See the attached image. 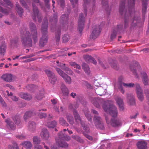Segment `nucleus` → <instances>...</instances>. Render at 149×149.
<instances>
[{
	"mask_svg": "<svg viewBox=\"0 0 149 149\" xmlns=\"http://www.w3.org/2000/svg\"><path fill=\"white\" fill-rule=\"evenodd\" d=\"M85 115L88 120L91 122H92V117L91 115L88 113H85Z\"/></svg>",
	"mask_w": 149,
	"mask_h": 149,
	"instance_id": "obj_57",
	"label": "nucleus"
},
{
	"mask_svg": "<svg viewBox=\"0 0 149 149\" xmlns=\"http://www.w3.org/2000/svg\"><path fill=\"white\" fill-rule=\"evenodd\" d=\"M103 108L106 112L109 113L113 117L110 120L109 116L106 117V120L107 124L113 127H116L120 125V121L115 118L117 116L118 112L116 108L114 106L111 105L108 108L104 105L103 106Z\"/></svg>",
	"mask_w": 149,
	"mask_h": 149,
	"instance_id": "obj_3",
	"label": "nucleus"
},
{
	"mask_svg": "<svg viewBox=\"0 0 149 149\" xmlns=\"http://www.w3.org/2000/svg\"><path fill=\"white\" fill-rule=\"evenodd\" d=\"M147 142L144 140H141L137 143V146L139 149H147Z\"/></svg>",
	"mask_w": 149,
	"mask_h": 149,
	"instance_id": "obj_15",
	"label": "nucleus"
},
{
	"mask_svg": "<svg viewBox=\"0 0 149 149\" xmlns=\"http://www.w3.org/2000/svg\"><path fill=\"white\" fill-rule=\"evenodd\" d=\"M19 2L23 7L28 10H29L28 6L24 0H19Z\"/></svg>",
	"mask_w": 149,
	"mask_h": 149,
	"instance_id": "obj_50",
	"label": "nucleus"
},
{
	"mask_svg": "<svg viewBox=\"0 0 149 149\" xmlns=\"http://www.w3.org/2000/svg\"><path fill=\"white\" fill-rule=\"evenodd\" d=\"M82 84L83 85L86 86L87 88H91V86L90 84L86 81H83Z\"/></svg>",
	"mask_w": 149,
	"mask_h": 149,
	"instance_id": "obj_52",
	"label": "nucleus"
},
{
	"mask_svg": "<svg viewBox=\"0 0 149 149\" xmlns=\"http://www.w3.org/2000/svg\"><path fill=\"white\" fill-rule=\"evenodd\" d=\"M83 69L85 72L88 74L90 72V68L88 65L86 63H83L82 65Z\"/></svg>",
	"mask_w": 149,
	"mask_h": 149,
	"instance_id": "obj_40",
	"label": "nucleus"
},
{
	"mask_svg": "<svg viewBox=\"0 0 149 149\" xmlns=\"http://www.w3.org/2000/svg\"><path fill=\"white\" fill-rule=\"evenodd\" d=\"M120 86L119 87V89L122 93L124 94L125 93V91L122 87V86L127 88H132L133 87L135 86V85L132 83L126 84L122 82L120 83Z\"/></svg>",
	"mask_w": 149,
	"mask_h": 149,
	"instance_id": "obj_12",
	"label": "nucleus"
},
{
	"mask_svg": "<svg viewBox=\"0 0 149 149\" xmlns=\"http://www.w3.org/2000/svg\"><path fill=\"white\" fill-rule=\"evenodd\" d=\"M102 3L103 8L107 12V13L109 14L111 10V7H109L108 4V0H102Z\"/></svg>",
	"mask_w": 149,
	"mask_h": 149,
	"instance_id": "obj_19",
	"label": "nucleus"
},
{
	"mask_svg": "<svg viewBox=\"0 0 149 149\" xmlns=\"http://www.w3.org/2000/svg\"><path fill=\"white\" fill-rule=\"evenodd\" d=\"M33 13L32 15V17L33 20L35 21H36V17H37L38 22H41L42 17L41 15L39 14V10L37 7L36 6L34 3L32 4Z\"/></svg>",
	"mask_w": 149,
	"mask_h": 149,
	"instance_id": "obj_7",
	"label": "nucleus"
},
{
	"mask_svg": "<svg viewBox=\"0 0 149 149\" xmlns=\"http://www.w3.org/2000/svg\"><path fill=\"white\" fill-rule=\"evenodd\" d=\"M24 146L26 149H31L32 145L31 142L26 141L24 143Z\"/></svg>",
	"mask_w": 149,
	"mask_h": 149,
	"instance_id": "obj_44",
	"label": "nucleus"
},
{
	"mask_svg": "<svg viewBox=\"0 0 149 149\" xmlns=\"http://www.w3.org/2000/svg\"><path fill=\"white\" fill-rule=\"evenodd\" d=\"M0 12L4 13L5 14H8V11L6 9H3L0 6Z\"/></svg>",
	"mask_w": 149,
	"mask_h": 149,
	"instance_id": "obj_61",
	"label": "nucleus"
},
{
	"mask_svg": "<svg viewBox=\"0 0 149 149\" xmlns=\"http://www.w3.org/2000/svg\"><path fill=\"white\" fill-rule=\"evenodd\" d=\"M30 32L26 31L25 34H22L21 40L22 45L25 47H31L32 46V40L31 36L36 43L38 40V32L36 25L33 22L29 24Z\"/></svg>",
	"mask_w": 149,
	"mask_h": 149,
	"instance_id": "obj_1",
	"label": "nucleus"
},
{
	"mask_svg": "<svg viewBox=\"0 0 149 149\" xmlns=\"http://www.w3.org/2000/svg\"><path fill=\"white\" fill-rule=\"evenodd\" d=\"M28 128L29 131L32 132L34 131L36 128L35 123L32 121H29L28 123Z\"/></svg>",
	"mask_w": 149,
	"mask_h": 149,
	"instance_id": "obj_25",
	"label": "nucleus"
},
{
	"mask_svg": "<svg viewBox=\"0 0 149 149\" xmlns=\"http://www.w3.org/2000/svg\"><path fill=\"white\" fill-rule=\"evenodd\" d=\"M13 78V76L11 74H4L1 77V78L4 81L8 82L12 81Z\"/></svg>",
	"mask_w": 149,
	"mask_h": 149,
	"instance_id": "obj_16",
	"label": "nucleus"
},
{
	"mask_svg": "<svg viewBox=\"0 0 149 149\" xmlns=\"http://www.w3.org/2000/svg\"><path fill=\"white\" fill-rule=\"evenodd\" d=\"M69 36L66 34H64L62 37L63 41V42H67L69 39Z\"/></svg>",
	"mask_w": 149,
	"mask_h": 149,
	"instance_id": "obj_47",
	"label": "nucleus"
},
{
	"mask_svg": "<svg viewBox=\"0 0 149 149\" xmlns=\"http://www.w3.org/2000/svg\"><path fill=\"white\" fill-rule=\"evenodd\" d=\"M91 100L92 103L97 108H99L100 107V101L98 98H91Z\"/></svg>",
	"mask_w": 149,
	"mask_h": 149,
	"instance_id": "obj_23",
	"label": "nucleus"
},
{
	"mask_svg": "<svg viewBox=\"0 0 149 149\" xmlns=\"http://www.w3.org/2000/svg\"><path fill=\"white\" fill-rule=\"evenodd\" d=\"M54 110L56 112L59 113L60 112H63L65 109V108L62 106H59L58 104L53 105Z\"/></svg>",
	"mask_w": 149,
	"mask_h": 149,
	"instance_id": "obj_27",
	"label": "nucleus"
},
{
	"mask_svg": "<svg viewBox=\"0 0 149 149\" xmlns=\"http://www.w3.org/2000/svg\"><path fill=\"white\" fill-rule=\"evenodd\" d=\"M72 138L77 141H79L81 143L83 142V140L78 136L76 135L73 136Z\"/></svg>",
	"mask_w": 149,
	"mask_h": 149,
	"instance_id": "obj_55",
	"label": "nucleus"
},
{
	"mask_svg": "<svg viewBox=\"0 0 149 149\" xmlns=\"http://www.w3.org/2000/svg\"><path fill=\"white\" fill-rule=\"evenodd\" d=\"M57 16L56 15H54L53 17L51 18L50 21L52 23V25L51 26V29L52 31H53V28L55 27V24L57 22Z\"/></svg>",
	"mask_w": 149,
	"mask_h": 149,
	"instance_id": "obj_22",
	"label": "nucleus"
},
{
	"mask_svg": "<svg viewBox=\"0 0 149 149\" xmlns=\"http://www.w3.org/2000/svg\"><path fill=\"white\" fill-rule=\"evenodd\" d=\"M19 39L18 38H16L13 39L11 41V44L14 46H15L19 42Z\"/></svg>",
	"mask_w": 149,
	"mask_h": 149,
	"instance_id": "obj_51",
	"label": "nucleus"
},
{
	"mask_svg": "<svg viewBox=\"0 0 149 149\" xmlns=\"http://www.w3.org/2000/svg\"><path fill=\"white\" fill-rule=\"evenodd\" d=\"M140 67L139 65L138 62H135V64L132 66H130V69L131 71L135 75V77L136 78H138L139 77V76L137 75V74L136 72V69H140Z\"/></svg>",
	"mask_w": 149,
	"mask_h": 149,
	"instance_id": "obj_13",
	"label": "nucleus"
},
{
	"mask_svg": "<svg viewBox=\"0 0 149 149\" xmlns=\"http://www.w3.org/2000/svg\"><path fill=\"white\" fill-rule=\"evenodd\" d=\"M4 1L6 3L7 5L10 6L11 7L13 6V4L9 0H4Z\"/></svg>",
	"mask_w": 149,
	"mask_h": 149,
	"instance_id": "obj_64",
	"label": "nucleus"
},
{
	"mask_svg": "<svg viewBox=\"0 0 149 149\" xmlns=\"http://www.w3.org/2000/svg\"><path fill=\"white\" fill-rule=\"evenodd\" d=\"M145 92L148 100V104L149 105V90H145Z\"/></svg>",
	"mask_w": 149,
	"mask_h": 149,
	"instance_id": "obj_62",
	"label": "nucleus"
},
{
	"mask_svg": "<svg viewBox=\"0 0 149 149\" xmlns=\"http://www.w3.org/2000/svg\"><path fill=\"white\" fill-rule=\"evenodd\" d=\"M44 92L42 91L41 93H39L37 94L36 96V98L38 100H40L43 97Z\"/></svg>",
	"mask_w": 149,
	"mask_h": 149,
	"instance_id": "obj_49",
	"label": "nucleus"
},
{
	"mask_svg": "<svg viewBox=\"0 0 149 149\" xmlns=\"http://www.w3.org/2000/svg\"><path fill=\"white\" fill-rule=\"evenodd\" d=\"M85 58L86 61L88 62H91L94 64H96L97 63L96 61L89 55H86L85 57Z\"/></svg>",
	"mask_w": 149,
	"mask_h": 149,
	"instance_id": "obj_28",
	"label": "nucleus"
},
{
	"mask_svg": "<svg viewBox=\"0 0 149 149\" xmlns=\"http://www.w3.org/2000/svg\"><path fill=\"white\" fill-rule=\"evenodd\" d=\"M127 102L130 105H133L135 104V99L134 95L131 94H127Z\"/></svg>",
	"mask_w": 149,
	"mask_h": 149,
	"instance_id": "obj_14",
	"label": "nucleus"
},
{
	"mask_svg": "<svg viewBox=\"0 0 149 149\" xmlns=\"http://www.w3.org/2000/svg\"><path fill=\"white\" fill-rule=\"evenodd\" d=\"M38 116L40 118H45L47 116V114L44 113H40L38 114Z\"/></svg>",
	"mask_w": 149,
	"mask_h": 149,
	"instance_id": "obj_60",
	"label": "nucleus"
},
{
	"mask_svg": "<svg viewBox=\"0 0 149 149\" xmlns=\"http://www.w3.org/2000/svg\"><path fill=\"white\" fill-rule=\"evenodd\" d=\"M58 138H56V140L58 146L62 148H67L68 146V145L67 143L62 140L69 141L70 140V137L66 135L65 133L61 132L58 134Z\"/></svg>",
	"mask_w": 149,
	"mask_h": 149,
	"instance_id": "obj_6",
	"label": "nucleus"
},
{
	"mask_svg": "<svg viewBox=\"0 0 149 149\" xmlns=\"http://www.w3.org/2000/svg\"><path fill=\"white\" fill-rule=\"evenodd\" d=\"M69 64L70 65L74 67V68H77L79 69H81V67L78 64H77L75 62H70Z\"/></svg>",
	"mask_w": 149,
	"mask_h": 149,
	"instance_id": "obj_46",
	"label": "nucleus"
},
{
	"mask_svg": "<svg viewBox=\"0 0 149 149\" xmlns=\"http://www.w3.org/2000/svg\"><path fill=\"white\" fill-rule=\"evenodd\" d=\"M139 19V18L138 17L136 18V17H134L132 23V26H135L136 25V23L138 22V20Z\"/></svg>",
	"mask_w": 149,
	"mask_h": 149,
	"instance_id": "obj_53",
	"label": "nucleus"
},
{
	"mask_svg": "<svg viewBox=\"0 0 149 149\" xmlns=\"http://www.w3.org/2000/svg\"><path fill=\"white\" fill-rule=\"evenodd\" d=\"M58 4L61 7L63 8L65 6L64 0H57Z\"/></svg>",
	"mask_w": 149,
	"mask_h": 149,
	"instance_id": "obj_56",
	"label": "nucleus"
},
{
	"mask_svg": "<svg viewBox=\"0 0 149 149\" xmlns=\"http://www.w3.org/2000/svg\"><path fill=\"white\" fill-rule=\"evenodd\" d=\"M45 72L49 77L50 83L54 84L57 80V77L51 71L48 69L45 70Z\"/></svg>",
	"mask_w": 149,
	"mask_h": 149,
	"instance_id": "obj_10",
	"label": "nucleus"
},
{
	"mask_svg": "<svg viewBox=\"0 0 149 149\" xmlns=\"http://www.w3.org/2000/svg\"><path fill=\"white\" fill-rule=\"evenodd\" d=\"M55 38L57 42H58L60 40L61 35V29H58L56 30Z\"/></svg>",
	"mask_w": 149,
	"mask_h": 149,
	"instance_id": "obj_39",
	"label": "nucleus"
},
{
	"mask_svg": "<svg viewBox=\"0 0 149 149\" xmlns=\"http://www.w3.org/2000/svg\"><path fill=\"white\" fill-rule=\"evenodd\" d=\"M66 118L68 121L71 125H72L74 123L73 117L71 114H69L67 115Z\"/></svg>",
	"mask_w": 149,
	"mask_h": 149,
	"instance_id": "obj_38",
	"label": "nucleus"
},
{
	"mask_svg": "<svg viewBox=\"0 0 149 149\" xmlns=\"http://www.w3.org/2000/svg\"><path fill=\"white\" fill-rule=\"evenodd\" d=\"M68 108L73 111V113L76 122L78 123H80L82 127H83L84 130L86 132H89L90 130L88 126L85 125L84 123L81 119L77 111L74 110V104L73 105L71 103L69 104L68 105Z\"/></svg>",
	"mask_w": 149,
	"mask_h": 149,
	"instance_id": "obj_5",
	"label": "nucleus"
},
{
	"mask_svg": "<svg viewBox=\"0 0 149 149\" xmlns=\"http://www.w3.org/2000/svg\"><path fill=\"white\" fill-rule=\"evenodd\" d=\"M116 100L120 110L121 111H123L124 109V104L123 99L120 97H117L116 98Z\"/></svg>",
	"mask_w": 149,
	"mask_h": 149,
	"instance_id": "obj_18",
	"label": "nucleus"
},
{
	"mask_svg": "<svg viewBox=\"0 0 149 149\" xmlns=\"http://www.w3.org/2000/svg\"><path fill=\"white\" fill-rule=\"evenodd\" d=\"M135 87L136 91V93L143 91L142 90L141 88V87H140V85L139 84H135Z\"/></svg>",
	"mask_w": 149,
	"mask_h": 149,
	"instance_id": "obj_58",
	"label": "nucleus"
},
{
	"mask_svg": "<svg viewBox=\"0 0 149 149\" xmlns=\"http://www.w3.org/2000/svg\"><path fill=\"white\" fill-rule=\"evenodd\" d=\"M110 64L112 67L116 70H118L119 69L116 62L115 61H113L112 63H110Z\"/></svg>",
	"mask_w": 149,
	"mask_h": 149,
	"instance_id": "obj_48",
	"label": "nucleus"
},
{
	"mask_svg": "<svg viewBox=\"0 0 149 149\" xmlns=\"http://www.w3.org/2000/svg\"><path fill=\"white\" fill-rule=\"evenodd\" d=\"M20 117L18 115H16L12 117V119L15 123L19 125L20 123Z\"/></svg>",
	"mask_w": 149,
	"mask_h": 149,
	"instance_id": "obj_37",
	"label": "nucleus"
},
{
	"mask_svg": "<svg viewBox=\"0 0 149 149\" xmlns=\"http://www.w3.org/2000/svg\"><path fill=\"white\" fill-rule=\"evenodd\" d=\"M92 29L93 30L90 35V38L94 39L99 35L101 32V29L100 26L99 25L93 26Z\"/></svg>",
	"mask_w": 149,
	"mask_h": 149,
	"instance_id": "obj_9",
	"label": "nucleus"
},
{
	"mask_svg": "<svg viewBox=\"0 0 149 149\" xmlns=\"http://www.w3.org/2000/svg\"><path fill=\"white\" fill-rule=\"evenodd\" d=\"M5 121L7 125L12 130H14L15 129V125L14 123L10 119L8 118L6 119Z\"/></svg>",
	"mask_w": 149,
	"mask_h": 149,
	"instance_id": "obj_26",
	"label": "nucleus"
},
{
	"mask_svg": "<svg viewBox=\"0 0 149 149\" xmlns=\"http://www.w3.org/2000/svg\"><path fill=\"white\" fill-rule=\"evenodd\" d=\"M34 114V113L31 111L26 112L24 116V120L25 121H26L27 119L31 117Z\"/></svg>",
	"mask_w": 149,
	"mask_h": 149,
	"instance_id": "obj_31",
	"label": "nucleus"
},
{
	"mask_svg": "<svg viewBox=\"0 0 149 149\" xmlns=\"http://www.w3.org/2000/svg\"><path fill=\"white\" fill-rule=\"evenodd\" d=\"M102 120V118L99 115H94L93 118V121L94 124Z\"/></svg>",
	"mask_w": 149,
	"mask_h": 149,
	"instance_id": "obj_33",
	"label": "nucleus"
},
{
	"mask_svg": "<svg viewBox=\"0 0 149 149\" xmlns=\"http://www.w3.org/2000/svg\"><path fill=\"white\" fill-rule=\"evenodd\" d=\"M21 98L28 100H30L32 98V95L30 94L24 93H21L19 95Z\"/></svg>",
	"mask_w": 149,
	"mask_h": 149,
	"instance_id": "obj_21",
	"label": "nucleus"
},
{
	"mask_svg": "<svg viewBox=\"0 0 149 149\" xmlns=\"http://www.w3.org/2000/svg\"><path fill=\"white\" fill-rule=\"evenodd\" d=\"M45 125L49 128H54L57 125V122L55 120L47 122Z\"/></svg>",
	"mask_w": 149,
	"mask_h": 149,
	"instance_id": "obj_32",
	"label": "nucleus"
},
{
	"mask_svg": "<svg viewBox=\"0 0 149 149\" xmlns=\"http://www.w3.org/2000/svg\"><path fill=\"white\" fill-rule=\"evenodd\" d=\"M6 46L5 45H3L0 47V54L1 55L4 56L5 52Z\"/></svg>",
	"mask_w": 149,
	"mask_h": 149,
	"instance_id": "obj_42",
	"label": "nucleus"
},
{
	"mask_svg": "<svg viewBox=\"0 0 149 149\" xmlns=\"http://www.w3.org/2000/svg\"><path fill=\"white\" fill-rule=\"evenodd\" d=\"M33 141L34 144H38L40 143V138L38 136H34L33 138Z\"/></svg>",
	"mask_w": 149,
	"mask_h": 149,
	"instance_id": "obj_43",
	"label": "nucleus"
},
{
	"mask_svg": "<svg viewBox=\"0 0 149 149\" xmlns=\"http://www.w3.org/2000/svg\"><path fill=\"white\" fill-rule=\"evenodd\" d=\"M35 56V54H32L30 55H26V56H23V57H21L19 58V59H26V58H31L32 57L34 56Z\"/></svg>",
	"mask_w": 149,
	"mask_h": 149,
	"instance_id": "obj_59",
	"label": "nucleus"
},
{
	"mask_svg": "<svg viewBox=\"0 0 149 149\" xmlns=\"http://www.w3.org/2000/svg\"><path fill=\"white\" fill-rule=\"evenodd\" d=\"M59 123L63 126H68L69 125L64 119L62 117H60L59 118Z\"/></svg>",
	"mask_w": 149,
	"mask_h": 149,
	"instance_id": "obj_35",
	"label": "nucleus"
},
{
	"mask_svg": "<svg viewBox=\"0 0 149 149\" xmlns=\"http://www.w3.org/2000/svg\"><path fill=\"white\" fill-rule=\"evenodd\" d=\"M68 14H63V15L61 17L60 19L61 21H62V22L64 23L67 24H68Z\"/></svg>",
	"mask_w": 149,
	"mask_h": 149,
	"instance_id": "obj_36",
	"label": "nucleus"
},
{
	"mask_svg": "<svg viewBox=\"0 0 149 149\" xmlns=\"http://www.w3.org/2000/svg\"><path fill=\"white\" fill-rule=\"evenodd\" d=\"M96 127L99 129L103 130L105 129L104 124L103 120L95 124Z\"/></svg>",
	"mask_w": 149,
	"mask_h": 149,
	"instance_id": "obj_30",
	"label": "nucleus"
},
{
	"mask_svg": "<svg viewBox=\"0 0 149 149\" xmlns=\"http://www.w3.org/2000/svg\"><path fill=\"white\" fill-rule=\"evenodd\" d=\"M16 6L17 8V12L20 17H22L23 13L24 12L22 8L19 5L18 2H17L16 4Z\"/></svg>",
	"mask_w": 149,
	"mask_h": 149,
	"instance_id": "obj_29",
	"label": "nucleus"
},
{
	"mask_svg": "<svg viewBox=\"0 0 149 149\" xmlns=\"http://www.w3.org/2000/svg\"><path fill=\"white\" fill-rule=\"evenodd\" d=\"M56 69L58 74L63 78L66 83L68 84H71L72 79L70 77L66 74L60 69L56 68Z\"/></svg>",
	"mask_w": 149,
	"mask_h": 149,
	"instance_id": "obj_8",
	"label": "nucleus"
},
{
	"mask_svg": "<svg viewBox=\"0 0 149 149\" xmlns=\"http://www.w3.org/2000/svg\"><path fill=\"white\" fill-rule=\"evenodd\" d=\"M138 97L139 100L142 101L144 99V97L143 94V91L136 93Z\"/></svg>",
	"mask_w": 149,
	"mask_h": 149,
	"instance_id": "obj_41",
	"label": "nucleus"
},
{
	"mask_svg": "<svg viewBox=\"0 0 149 149\" xmlns=\"http://www.w3.org/2000/svg\"><path fill=\"white\" fill-rule=\"evenodd\" d=\"M40 135L42 138L45 139H47L49 137L48 132L47 129L45 128H43L42 129Z\"/></svg>",
	"mask_w": 149,
	"mask_h": 149,
	"instance_id": "obj_20",
	"label": "nucleus"
},
{
	"mask_svg": "<svg viewBox=\"0 0 149 149\" xmlns=\"http://www.w3.org/2000/svg\"><path fill=\"white\" fill-rule=\"evenodd\" d=\"M72 4L73 8L76 7L77 6V3L78 0H70Z\"/></svg>",
	"mask_w": 149,
	"mask_h": 149,
	"instance_id": "obj_54",
	"label": "nucleus"
},
{
	"mask_svg": "<svg viewBox=\"0 0 149 149\" xmlns=\"http://www.w3.org/2000/svg\"><path fill=\"white\" fill-rule=\"evenodd\" d=\"M142 16L143 18L144 17L146 14L147 12V5L148 4V0H142Z\"/></svg>",
	"mask_w": 149,
	"mask_h": 149,
	"instance_id": "obj_17",
	"label": "nucleus"
},
{
	"mask_svg": "<svg viewBox=\"0 0 149 149\" xmlns=\"http://www.w3.org/2000/svg\"><path fill=\"white\" fill-rule=\"evenodd\" d=\"M141 74L142 76V79L143 84L145 85H147L148 84V79L147 75L144 72L141 73Z\"/></svg>",
	"mask_w": 149,
	"mask_h": 149,
	"instance_id": "obj_24",
	"label": "nucleus"
},
{
	"mask_svg": "<svg viewBox=\"0 0 149 149\" xmlns=\"http://www.w3.org/2000/svg\"><path fill=\"white\" fill-rule=\"evenodd\" d=\"M61 89L63 94L65 95H67L69 93L68 88L66 86L63 84L61 86Z\"/></svg>",
	"mask_w": 149,
	"mask_h": 149,
	"instance_id": "obj_34",
	"label": "nucleus"
},
{
	"mask_svg": "<svg viewBox=\"0 0 149 149\" xmlns=\"http://www.w3.org/2000/svg\"><path fill=\"white\" fill-rule=\"evenodd\" d=\"M48 27V20L47 19H46L44 20L42 26L41 32L42 36L39 42V46L40 47H43L47 42Z\"/></svg>",
	"mask_w": 149,
	"mask_h": 149,
	"instance_id": "obj_4",
	"label": "nucleus"
},
{
	"mask_svg": "<svg viewBox=\"0 0 149 149\" xmlns=\"http://www.w3.org/2000/svg\"><path fill=\"white\" fill-rule=\"evenodd\" d=\"M26 88L27 90L32 91L34 90L36 88V87L34 85L31 84L26 86Z\"/></svg>",
	"mask_w": 149,
	"mask_h": 149,
	"instance_id": "obj_45",
	"label": "nucleus"
},
{
	"mask_svg": "<svg viewBox=\"0 0 149 149\" xmlns=\"http://www.w3.org/2000/svg\"><path fill=\"white\" fill-rule=\"evenodd\" d=\"M84 18L83 14L81 13L79 16L78 25V29L80 33H81L84 28Z\"/></svg>",
	"mask_w": 149,
	"mask_h": 149,
	"instance_id": "obj_11",
	"label": "nucleus"
},
{
	"mask_svg": "<svg viewBox=\"0 0 149 149\" xmlns=\"http://www.w3.org/2000/svg\"><path fill=\"white\" fill-rule=\"evenodd\" d=\"M135 0H128V12L125 11V0L121 1L120 3L119 12L122 15L125 16V28L128 26L130 17L134 13V6Z\"/></svg>",
	"mask_w": 149,
	"mask_h": 149,
	"instance_id": "obj_2",
	"label": "nucleus"
},
{
	"mask_svg": "<svg viewBox=\"0 0 149 149\" xmlns=\"http://www.w3.org/2000/svg\"><path fill=\"white\" fill-rule=\"evenodd\" d=\"M117 33L116 32H113L111 35V40H113L114 39L116 36Z\"/></svg>",
	"mask_w": 149,
	"mask_h": 149,
	"instance_id": "obj_63",
	"label": "nucleus"
}]
</instances>
